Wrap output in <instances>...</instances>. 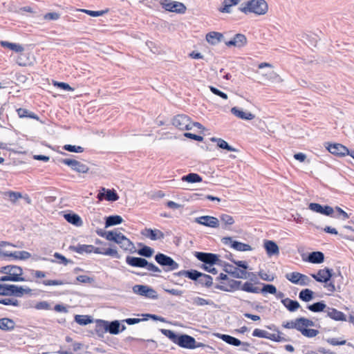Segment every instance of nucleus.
<instances>
[{
    "label": "nucleus",
    "mask_w": 354,
    "mask_h": 354,
    "mask_svg": "<svg viewBox=\"0 0 354 354\" xmlns=\"http://www.w3.org/2000/svg\"><path fill=\"white\" fill-rule=\"evenodd\" d=\"M317 321L315 318L309 319L305 317H299L290 321L283 322L282 326L288 329H296L304 337L313 338L316 337L319 332L317 329L308 328V327H319Z\"/></svg>",
    "instance_id": "f257e3e1"
},
{
    "label": "nucleus",
    "mask_w": 354,
    "mask_h": 354,
    "mask_svg": "<svg viewBox=\"0 0 354 354\" xmlns=\"http://www.w3.org/2000/svg\"><path fill=\"white\" fill-rule=\"evenodd\" d=\"M68 250L82 254L84 253L90 254L94 252L95 254L111 256L116 259H120V255L118 254L115 248H109L107 249L103 248H97L93 245H85L78 243L77 245H70Z\"/></svg>",
    "instance_id": "f03ea898"
},
{
    "label": "nucleus",
    "mask_w": 354,
    "mask_h": 354,
    "mask_svg": "<svg viewBox=\"0 0 354 354\" xmlns=\"http://www.w3.org/2000/svg\"><path fill=\"white\" fill-rule=\"evenodd\" d=\"M95 323L94 331L100 338L104 337V334L106 333L111 335H118L120 333V320L107 321L97 319L95 320Z\"/></svg>",
    "instance_id": "7ed1b4c3"
},
{
    "label": "nucleus",
    "mask_w": 354,
    "mask_h": 354,
    "mask_svg": "<svg viewBox=\"0 0 354 354\" xmlns=\"http://www.w3.org/2000/svg\"><path fill=\"white\" fill-rule=\"evenodd\" d=\"M238 9L245 15H263L268 12V6L265 0H250L242 3Z\"/></svg>",
    "instance_id": "20e7f679"
},
{
    "label": "nucleus",
    "mask_w": 354,
    "mask_h": 354,
    "mask_svg": "<svg viewBox=\"0 0 354 354\" xmlns=\"http://www.w3.org/2000/svg\"><path fill=\"white\" fill-rule=\"evenodd\" d=\"M125 261L127 265L132 267L145 268L153 272H161V270L157 266L142 257L127 256Z\"/></svg>",
    "instance_id": "39448f33"
},
{
    "label": "nucleus",
    "mask_w": 354,
    "mask_h": 354,
    "mask_svg": "<svg viewBox=\"0 0 354 354\" xmlns=\"http://www.w3.org/2000/svg\"><path fill=\"white\" fill-rule=\"evenodd\" d=\"M154 259L159 264L165 272H171L177 270L179 264L171 257L161 252H158L154 256Z\"/></svg>",
    "instance_id": "423d86ee"
},
{
    "label": "nucleus",
    "mask_w": 354,
    "mask_h": 354,
    "mask_svg": "<svg viewBox=\"0 0 354 354\" xmlns=\"http://www.w3.org/2000/svg\"><path fill=\"white\" fill-rule=\"evenodd\" d=\"M194 257L200 261L203 262L202 265L213 266L219 261L220 255L211 252H195Z\"/></svg>",
    "instance_id": "0eeeda50"
},
{
    "label": "nucleus",
    "mask_w": 354,
    "mask_h": 354,
    "mask_svg": "<svg viewBox=\"0 0 354 354\" xmlns=\"http://www.w3.org/2000/svg\"><path fill=\"white\" fill-rule=\"evenodd\" d=\"M160 3L162 8L169 12H176L178 14H184L187 8L184 3L178 1H172L171 0H162Z\"/></svg>",
    "instance_id": "6e6552de"
},
{
    "label": "nucleus",
    "mask_w": 354,
    "mask_h": 354,
    "mask_svg": "<svg viewBox=\"0 0 354 354\" xmlns=\"http://www.w3.org/2000/svg\"><path fill=\"white\" fill-rule=\"evenodd\" d=\"M221 242L224 245H230L232 248L236 251L245 252L252 250V248L249 244L234 240L231 236L223 237L221 239Z\"/></svg>",
    "instance_id": "1a4fd4ad"
},
{
    "label": "nucleus",
    "mask_w": 354,
    "mask_h": 354,
    "mask_svg": "<svg viewBox=\"0 0 354 354\" xmlns=\"http://www.w3.org/2000/svg\"><path fill=\"white\" fill-rule=\"evenodd\" d=\"M192 120L185 114H179L174 117L172 124L180 130H191Z\"/></svg>",
    "instance_id": "9d476101"
},
{
    "label": "nucleus",
    "mask_w": 354,
    "mask_h": 354,
    "mask_svg": "<svg viewBox=\"0 0 354 354\" xmlns=\"http://www.w3.org/2000/svg\"><path fill=\"white\" fill-rule=\"evenodd\" d=\"M59 161L61 163L70 167L73 171H75L77 173L86 174L89 170V168L86 165H84L81 162L74 159L64 158L60 159Z\"/></svg>",
    "instance_id": "9b49d317"
},
{
    "label": "nucleus",
    "mask_w": 354,
    "mask_h": 354,
    "mask_svg": "<svg viewBox=\"0 0 354 354\" xmlns=\"http://www.w3.org/2000/svg\"><path fill=\"white\" fill-rule=\"evenodd\" d=\"M96 233L101 237L105 238L109 241L114 242L118 245L125 235L121 232H118L116 230L104 231L102 229H97Z\"/></svg>",
    "instance_id": "f8f14e48"
},
{
    "label": "nucleus",
    "mask_w": 354,
    "mask_h": 354,
    "mask_svg": "<svg viewBox=\"0 0 354 354\" xmlns=\"http://www.w3.org/2000/svg\"><path fill=\"white\" fill-rule=\"evenodd\" d=\"M6 290V296H14L17 297H21L24 294H31L33 291L28 287L24 288L21 286L15 284H8Z\"/></svg>",
    "instance_id": "ddd939ff"
},
{
    "label": "nucleus",
    "mask_w": 354,
    "mask_h": 354,
    "mask_svg": "<svg viewBox=\"0 0 354 354\" xmlns=\"http://www.w3.org/2000/svg\"><path fill=\"white\" fill-rule=\"evenodd\" d=\"M133 291L134 293L147 298L156 299L158 297L156 291L147 285H135L133 287Z\"/></svg>",
    "instance_id": "4468645a"
},
{
    "label": "nucleus",
    "mask_w": 354,
    "mask_h": 354,
    "mask_svg": "<svg viewBox=\"0 0 354 354\" xmlns=\"http://www.w3.org/2000/svg\"><path fill=\"white\" fill-rule=\"evenodd\" d=\"M326 148L327 150L332 154L338 156V157H344L346 155L348 156L349 152L351 150H349L344 145L339 144V143H328L326 142Z\"/></svg>",
    "instance_id": "2eb2a0df"
},
{
    "label": "nucleus",
    "mask_w": 354,
    "mask_h": 354,
    "mask_svg": "<svg viewBox=\"0 0 354 354\" xmlns=\"http://www.w3.org/2000/svg\"><path fill=\"white\" fill-rule=\"evenodd\" d=\"M26 308H34L37 310H66V306L63 304H57L53 307L51 306V303L46 301H42L39 302L32 301Z\"/></svg>",
    "instance_id": "dca6fc26"
},
{
    "label": "nucleus",
    "mask_w": 354,
    "mask_h": 354,
    "mask_svg": "<svg viewBox=\"0 0 354 354\" xmlns=\"http://www.w3.org/2000/svg\"><path fill=\"white\" fill-rule=\"evenodd\" d=\"M333 275V270L326 267L319 270L316 274H310V276L319 283L330 281Z\"/></svg>",
    "instance_id": "f3484780"
},
{
    "label": "nucleus",
    "mask_w": 354,
    "mask_h": 354,
    "mask_svg": "<svg viewBox=\"0 0 354 354\" xmlns=\"http://www.w3.org/2000/svg\"><path fill=\"white\" fill-rule=\"evenodd\" d=\"M308 209L314 212L319 213L327 216H333L334 213V209L332 207L328 205H322L317 203H309Z\"/></svg>",
    "instance_id": "a211bd4d"
},
{
    "label": "nucleus",
    "mask_w": 354,
    "mask_h": 354,
    "mask_svg": "<svg viewBox=\"0 0 354 354\" xmlns=\"http://www.w3.org/2000/svg\"><path fill=\"white\" fill-rule=\"evenodd\" d=\"M175 344L182 348L194 349L195 339L186 334H178Z\"/></svg>",
    "instance_id": "6ab92c4d"
},
{
    "label": "nucleus",
    "mask_w": 354,
    "mask_h": 354,
    "mask_svg": "<svg viewBox=\"0 0 354 354\" xmlns=\"http://www.w3.org/2000/svg\"><path fill=\"white\" fill-rule=\"evenodd\" d=\"M97 198L100 201L106 199L107 201L115 202L119 199V196L113 189L102 187L97 194Z\"/></svg>",
    "instance_id": "aec40b11"
},
{
    "label": "nucleus",
    "mask_w": 354,
    "mask_h": 354,
    "mask_svg": "<svg viewBox=\"0 0 354 354\" xmlns=\"http://www.w3.org/2000/svg\"><path fill=\"white\" fill-rule=\"evenodd\" d=\"M252 335L254 337L268 339L277 342L286 341L285 338L281 337L279 335L270 333L266 330L259 328H256L253 330Z\"/></svg>",
    "instance_id": "412c9836"
},
{
    "label": "nucleus",
    "mask_w": 354,
    "mask_h": 354,
    "mask_svg": "<svg viewBox=\"0 0 354 354\" xmlns=\"http://www.w3.org/2000/svg\"><path fill=\"white\" fill-rule=\"evenodd\" d=\"M195 222L200 225L217 228L219 226L218 218L212 216H201L195 218Z\"/></svg>",
    "instance_id": "4be33fe9"
},
{
    "label": "nucleus",
    "mask_w": 354,
    "mask_h": 354,
    "mask_svg": "<svg viewBox=\"0 0 354 354\" xmlns=\"http://www.w3.org/2000/svg\"><path fill=\"white\" fill-rule=\"evenodd\" d=\"M173 276H178V277H185L188 279L195 281L196 283H197L198 280L201 277L202 272H199L196 270L190 269V270H182L179 272L173 273Z\"/></svg>",
    "instance_id": "5701e85b"
},
{
    "label": "nucleus",
    "mask_w": 354,
    "mask_h": 354,
    "mask_svg": "<svg viewBox=\"0 0 354 354\" xmlns=\"http://www.w3.org/2000/svg\"><path fill=\"white\" fill-rule=\"evenodd\" d=\"M216 337H218L219 339H222L223 342H226L227 344H228L230 345L234 346H239L241 345L246 346H250V344L248 342H241L239 339H237L234 337H232L231 335H229L218 333V334H216Z\"/></svg>",
    "instance_id": "b1692460"
},
{
    "label": "nucleus",
    "mask_w": 354,
    "mask_h": 354,
    "mask_svg": "<svg viewBox=\"0 0 354 354\" xmlns=\"http://www.w3.org/2000/svg\"><path fill=\"white\" fill-rule=\"evenodd\" d=\"M263 247L268 257L277 256L279 254V248L274 241L265 240Z\"/></svg>",
    "instance_id": "393cba45"
},
{
    "label": "nucleus",
    "mask_w": 354,
    "mask_h": 354,
    "mask_svg": "<svg viewBox=\"0 0 354 354\" xmlns=\"http://www.w3.org/2000/svg\"><path fill=\"white\" fill-rule=\"evenodd\" d=\"M142 234L152 241L161 240L164 239V233L158 229L145 228Z\"/></svg>",
    "instance_id": "a878e982"
},
{
    "label": "nucleus",
    "mask_w": 354,
    "mask_h": 354,
    "mask_svg": "<svg viewBox=\"0 0 354 354\" xmlns=\"http://www.w3.org/2000/svg\"><path fill=\"white\" fill-rule=\"evenodd\" d=\"M304 260L311 263L320 264L324 261V254L321 251H313L308 253Z\"/></svg>",
    "instance_id": "bb28decb"
},
{
    "label": "nucleus",
    "mask_w": 354,
    "mask_h": 354,
    "mask_svg": "<svg viewBox=\"0 0 354 354\" xmlns=\"http://www.w3.org/2000/svg\"><path fill=\"white\" fill-rule=\"evenodd\" d=\"M138 245L140 248L137 250H134V252H136L140 257L147 259V258H150L153 255L155 252L153 248L142 243H139Z\"/></svg>",
    "instance_id": "cd10ccee"
},
{
    "label": "nucleus",
    "mask_w": 354,
    "mask_h": 354,
    "mask_svg": "<svg viewBox=\"0 0 354 354\" xmlns=\"http://www.w3.org/2000/svg\"><path fill=\"white\" fill-rule=\"evenodd\" d=\"M231 113L236 117L244 120H252L255 118V115L252 113L243 111L236 106L231 109Z\"/></svg>",
    "instance_id": "c85d7f7f"
},
{
    "label": "nucleus",
    "mask_w": 354,
    "mask_h": 354,
    "mask_svg": "<svg viewBox=\"0 0 354 354\" xmlns=\"http://www.w3.org/2000/svg\"><path fill=\"white\" fill-rule=\"evenodd\" d=\"M206 41L211 45H216L223 40V35L218 32L212 31L206 35Z\"/></svg>",
    "instance_id": "c756f323"
},
{
    "label": "nucleus",
    "mask_w": 354,
    "mask_h": 354,
    "mask_svg": "<svg viewBox=\"0 0 354 354\" xmlns=\"http://www.w3.org/2000/svg\"><path fill=\"white\" fill-rule=\"evenodd\" d=\"M19 118H30L39 121L41 124L44 122L40 120L39 117L32 111L24 108H19L16 110Z\"/></svg>",
    "instance_id": "7c9ffc66"
},
{
    "label": "nucleus",
    "mask_w": 354,
    "mask_h": 354,
    "mask_svg": "<svg viewBox=\"0 0 354 354\" xmlns=\"http://www.w3.org/2000/svg\"><path fill=\"white\" fill-rule=\"evenodd\" d=\"M64 218L67 222L76 227H80L83 224L81 217L73 212L64 214Z\"/></svg>",
    "instance_id": "2f4dec72"
},
{
    "label": "nucleus",
    "mask_w": 354,
    "mask_h": 354,
    "mask_svg": "<svg viewBox=\"0 0 354 354\" xmlns=\"http://www.w3.org/2000/svg\"><path fill=\"white\" fill-rule=\"evenodd\" d=\"M2 255L3 257H13L15 259H20V260H26L29 259L31 257V254L30 252L27 251H15V252H3Z\"/></svg>",
    "instance_id": "473e14b6"
},
{
    "label": "nucleus",
    "mask_w": 354,
    "mask_h": 354,
    "mask_svg": "<svg viewBox=\"0 0 354 354\" xmlns=\"http://www.w3.org/2000/svg\"><path fill=\"white\" fill-rule=\"evenodd\" d=\"M104 225L105 228L110 227L111 226L121 224L123 222V218L120 215H110L104 217Z\"/></svg>",
    "instance_id": "72a5a7b5"
},
{
    "label": "nucleus",
    "mask_w": 354,
    "mask_h": 354,
    "mask_svg": "<svg viewBox=\"0 0 354 354\" xmlns=\"http://www.w3.org/2000/svg\"><path fill=\"white\" fill-rule=\"evenodd\" d=\"M241 0H223L222 6L218 8V11L222 13H231V8L239 5Z\"/></svg>",
    "instance_id": "f704fd0d"
},
{
    "label": "nucleus",
    "mask_w": 354,
    "mask_h": 354,
    "mask_svg": "<svg viewBox=\"0 0 354 354\" xmlns=\"http://www.w3.org/2000/svg\"><path fill=\"white\" fill-rule=\"evenodd\" d=\"M219 219L221 222V227L223 230H230V227L234 223L235 221L233 216L227 214H222L219 216Z\"/></svg>",
    "instance_id": "c9c22d12"
},
{
    "label": "nucleus",
    "mask_w": 354,
    "mask_h": 354,
    "mask_svg": "<svg viewBox=\"0 0 354 354\" xmlns=\"http://www.w3.org/2000/svg\"><path fill=\"white\" fill-rule=\"evenodd\" d=\"M315 293L310 289L305 288L299 293V299L303 301L308 302L315 298Z\"/></svg>",
    "instance_id": "e433bc0d"
},
{
    "label": "nucleus",
    "mask_w": 354,
    "mask_h": 354,
    "mask_svg": "<svg viewBox=\"0 0 354 354\" xmlns=\"http://www.w3.org/2000/svg\"><path fill=\"white\" fill-rule=\"evenodd\" d=\"M181 180L183 182L196 183L202 182L203 178L199 174L196 173H189L187 175L183 176Z\"/></svg>",
    "instance_id": "4c0bfd02"
},
{
    "label": "nucleus",
    "mask_w": 354,
    "mask_h": 354,
    "mask_svg": "<svg viewBox=\"0 0 354 354\" xmlns=\"http://www.w3.org/2000/svg\"><path fill=\"white\" fill-rule=\"evenodd\" d=\"M0 45L3 48H8L16 53H20L24 50V48L21 45L16 43H11L7 41H1Z\"/></svg>",
    "instance_id": "58836bf2"
},
{
    "label": "nucleus",
    "mask_w": 354,
    "mask_h": 354,
    "mask_svg": "<svg viewBox=\"0 0 354 354\" xmlns=\"http://www.w3.org/2000/svg\"><path fill=\"white\" fill-rule=\"evenodd\" d=\"M281 302L283 304L284 307L287 308V310H298L301 306L297 300H293L290 298H285L282 299Z\"/></svg>",
    "instance_id": "ea45409f"
},
{
    "label": "nucleus",
    "mask_w": 354,
    "mask_h": 354,
    "mask_svg": "<svg viewBox=\"0 0 354 354\" xmlns=\"http://www.w3.org/2000/svg\"><path fill=\"white\" fill-rule=\"evenodd\" d=\"M10 268H11V272H10V274H11V275L17 274V277H18V279H14V281H12V282L27 281L24 277H22L23 269L21 268V267L18 266L12 265Z\"/></svg>",
    "instance_id": "a19ab883"
},
{
    "label": "nucleus",
    "mask_w": 354,
    "mask_h": 354,
    "mask_svg": "<svg viewBox=\"0 0 354 354\" xmlns=\"http://www.w3.org/2000/svg\"><path fill=\"white\" fill-rule=\"evenodd\" d=\"M118 245L124 250H129L131 253L134 252V245L126 236H124L122 241H120Z\"/></svg>",
    "instance_id": "79ce46f5"
},
{
    "label": "nucleus",
    "mask_w": 354,
    "mask_h": 354,
    "mask_svg": "<svg viewBox=\"0 0 354 354\" xmlns=\"http://www.w3.org/2000/svg\"><path fill=\"white\" fill-rule=\"evenodd\" d=\"M308 310H336L333 307H327L324 301H319L307 306Z\"/></svg>",
    "instance_id": "37998d69"
},
{
    "label": "nucleus",
    "mask_w": 354,
    "mask_h": 354,
    "mask_svg": "<svg viewBox=\"0 0 354 354\" xmlns=\"http://www.w3.org/2000/svg\"><path fill=\"white\" fill-rule=\"evenodd\" d=\"M197 283L209 288L213 285V279L210 275L202 272V276L198 280Z\"/></svg>",
    "instance_id": "c03bdc74"
},
{
    "label": "nucleus",
    "mask_w": 354,
    "mask_h": 354,
    "mask_svg": "<svg viewBox=\"0 0 354 354\" xmlns=\"http://www.w3.org/2000/svg\"><path fill=\"white\" fill-rule=\"evenodd\" d=\"M261 284L263 286V287H262V288H259V293H262V294L269 293V294H272V295L277 293V288L275 287V286H274L272 284L263 283H261Z\"/></svg>",
    "instance_id": "a18cd8bd"
},
{
    "label": "nucleus",
    "mask_w": 354,
    "mask_h": 354,
    "mask_svg": "<svg viewBox=\"0 0 354 354\" xmlns=\"http://www.w3.org/2000/svg\"><path fill=\"white\" fill-rule=\"evenodd\" d=\"M75 321L82 326L87 325L88 324L93 322V318L88 315H77L75 317Z\"/></svg>",
    "instance_id": "49530a36"
},
{
    "label": "nucleus",
    "mask_w": 354,
    "mask_h": 354,
    "mask_svg": "<svg viewBox=\"0 0 354 354\" xmlns=\"http://www.w3.org/2000/svg\"><path fill=\"white\" fill-rule=\"evenodd\" d=\"M241 290L247 292L259 293V288L254 286V285L248 281L245 282L241 287Z\"/></svg>",
    "instance_id": "de8ad7c7"
},
{
    "label": "nucleus",
    "mask_w": 354,
    "mask_h": 354,
    "mask_svg": "<svg viewBox=\"0 0 354 354\" xmlns=\"http://www.w3.org/2000/svg\"><path fill=\"white\" fill-rule=\"evenodd\" d=\"M328 316L336 321H346V315L342 311H327Z\"/></svg>",
    "instance_id": "09e8293b"
},
{
    "label": "nucleus",
    "mask_w": 354,
    "mask_h": 354,
    "mask_svg": "<svg viewBox=\"0 0 354 354\" xmlns=\"http://www.w3.org/2000/svg\"><path fill=\"white\" fill-rule=\"evenodd\" d=\"M301 273L297 272H292L290 273H287L286 274V278L290 281L291 283L294 284H299L300 282Z\"/></svg>",
    "instance_id": "8fccbe9b"
},
{
    "label": "nucleus",
    "mask_w": 354,
    "mask_h": 354,
    "mask_svg": "<svg viewBox=\"0 0 354 354\" xmlns=\"http://www.w3.org/2000/svg\"><path fill=\"white\" fill-rule=\"evenodd\" d=\"M15 323L10 319L2 318L0 319V329L1 330H10L14 328Z\"/></svg>",
    "instance_id": "3c124183"
},
{
    "label": "nucleus",
    "mask_w": 354,
    "mask_h": 354,
    "mask_svg": "<svg viewBox=\"0 0 354 354\" xmlns=\"http://www.w3.org/2000/svg\"><path fill=\"white\" fill-rule=\"evenodd\" d=\"M237 48H242L247 44V38L243 34L238 33L234 37Z\"/></svg>",
    "instance_id": "603ef678"
},
{
    "label": "nucleus",
    "mask_w": 354,
    "mask_h": 354,
    "mask_svg": "<svg viewBox=\"0 0 354 354\" xmlns=\"http://www.w3.org/2000/svg\"><path fill=\"white\" fill-rule=\"evenodd\" d=\"M223 271L226 273L229 274L234 278L236 279H246V276H241L239 274V268L234 267L233 268H227L226 269H223Z\"/></svg>",
    "instance_id": "864d4df0"
},
{
    "label": "nucleus",
    "mask_w": 354,
    "mask_h": 354,
    "mask_svg": "<svg viewBox=\"0 0 354 354\" xmlns=\"http://www.w3.org/2000/svg\"><path fill=\"white\" fill-rule=\"evenodd\" d=\"M334 210L336 211L337 214L336 215L333 214L332 217H334L336 218H341L343 221H345L349 218V215L339 207L336 206L335 207Z\"/></svg>",
    "instance_id": "5fc2aeb1"
},
{
    "label": "nucleus",
    "mask_w": 354,
    "mask_h": 354,
    "mask_svg": "<svg viewBox=\"0 0 354 354\" xmlns=\"http://www.w3.org/2000/svg\"><path fill=\"white\" fill-rule=\"evenodd\" d=\"M63 149L67 151L73 153H82L84 151L82 147L72 145H65Z\"/></svg>",
    "instance_id": "6e6d98bb"
},
{
    "label": "nucleus",
    "mask_w": 354,
    "mask_h": 354,
    "mask_svg": "<svg viewBox=\"0 0 354 354\" xmlns=\"http://www.w3.org/2000/svg\"><path fill=\"white\" fill-rule=\"evenodd\" d=\"M218 147L227 150L228 151H238L239 150L236 148H234L232 146L230 145L225 140L221 138L220 141L218 144Z\"/></svg>",
    "instance_id": "4d7b16f0"
},
{
    "label": "nucleus",
    "mask_w": 354,
    "mask_h": 354,
    "mask_svg": "<svg viewBox=\"0 0 354 354\" xmlns=\"http://www.w3.org/2000/svg\"><path fill=\"white\" fill-rule=\"evenodd\" d=\"M53 86H56L57 88H59L60 89L67 91H73L74 88H72L68 83L63 82H57V81H53Z\"/></svg>",
    "instance_id": "13d9d810"
},
{
    "label": "nucleus",
    "mask_w": 354,
    "mask_h": 354,
    "mask_svg": "<svg viewBox=\"0 0 354 354\" xmlns=\"http://www.w3.org/2000/svg\"><path fill=\"white\" fill-rule=\"evenodd\" d=\"M161 333L171 339L174 343L176 342L178 333L169 329H161Z\"/></svg>",
    "instance_id": "bf43d9fd"
},
{
    "label": "nucleus",
    "mask_w": 354,
    "mask_h": 354,
    "mask_svg": "<svg viewBox=\"0 0 354 354\" xmlns=\"http://www.w3.org/2000/svg\"><path fill=\"white\" fill-rule=\"evenodd\" d=\"M193 304L196 306L214 305V302L212 301L207 300L198 297L193 299Z\"/></svg>",
    "instance_id": "052dcab7"
},
{
    "label": "nucleus",
    "mask_w": 354,
    "mask_h": 354,
    "mask_svg": "<svg viewBox=\"0 0 354 354\" xmlns=\"http://www.w3.org/2000/svg\"><path fill=\"white\" fill-rule=\"evenodd\" d=\"M0 304L6 305V306H19V301L14 298L1 299Z\"/></svg>",
    "instance_id": "680f3d73"
},
{
    "label": "nucleus",
    "mask_w": 354,
    "mask_h": 354,
    "mask_svg": "<svg viewBox=\"0 0 354 354\" xmlns=\"http://www.w3.org/2000/svg\"><path fill=\"white\" fill-rule=\"evenodd\" d=\"M77 281L82 283H89L91 284L95 282V279L86 275H79L76 277Z\"/></svg>",
    "instance_id": "e2e57ef3"
},
{
    "label": "nucleus",
    "mask_w": 354,
    "mask_h": 354,
    "mask_svg": "<svg viewBox=\"0 0 354 354\" xmlns=\"http://www.w3.org/2000/svg\"><path fill=\"white\" fill-rule=\"evenodd\" d=\"M82 11L83 12L88 15L91 17H97L102 16L104 14L106 13L108 10H105L94 11V10H89L83 9V10H82Z\"/></svg>",
    "instance_id": "0e129e2a"
},
{
    "label": "nucleus",
    "mask_w": 354,
    "mask_h": 354,
    "mask_svg": "<svg viewBox=\"0 0 354 354\" xmlns=\"http://www.w3.org/2000/svg\"><path fill=\"white\" fill-rule=\"evenodd\" d=\"M53 256L55 259L59 260V263H62L64 266H66L68 263H73L72 260L66 258L64 255L59 252H55Z\"/></svg>",
    "instance_id": "69168bd1"
},
{
    "label": "nucleus",
    "mask_w": 354,
    "mask_h": 354,
    "mask_svg": "<svg viewBox=\"0 0 354 354\" xmlns=\"http://www.w3.org/2000/svg\"><path fill=\"white\" fill-rule=\"evenodd\" d=\"M209 88L213 94H214L217 96H219L220 97H221L223 100L227 99V95L225 93L219 90L218 88H217L213 86H209Z\"/></svg>",
    "instance_id": "338daca9"
},
{
    "label": "nucleus",
    "mask_w": 354,
    "mask_h": 354,
    "mask_svg": "<svg viewBox=\"0 0 354 354\" xmlns=\"http://www.w3.org/2000/svg\"><path fill=\"white\" fill-rule=\"evenodd\" d=\"M183 136L185 138H189V139H192V140H196V141H198V142H203V136H199V135H196V134H194V133H189V132L184 133Z\"/></svg>",
    "instance_id": "774afa93"
}]
</instances>
